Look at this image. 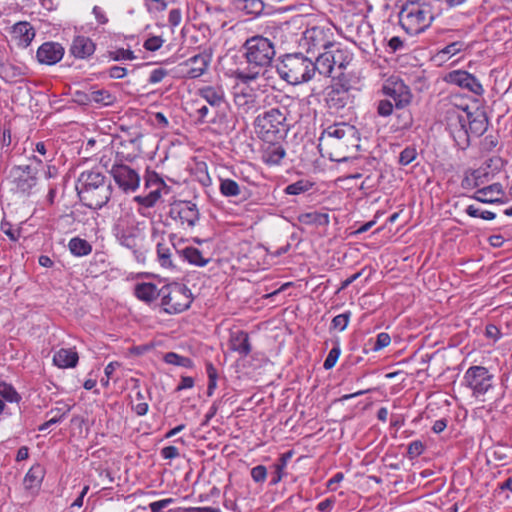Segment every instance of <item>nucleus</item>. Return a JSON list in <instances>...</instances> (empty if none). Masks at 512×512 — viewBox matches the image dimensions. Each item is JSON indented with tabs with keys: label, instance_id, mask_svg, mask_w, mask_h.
<instances>
[{
	"label": "nucleus",
	"instance_id": "nucleus-1",
	"mask_svg": "<svg viewBox=\"0 0 512 512\" xmlns=\"http://www.w3.org/2000/svg\"><path fill=\"white\" fill-rule=\"evenodd\" d=\"M243 49L247 65L235 69L233 76L242 84H249L261 75L263 68L271 64L276 51L274 43L260 35L248 38Z\"/></svg>",
	"mask_w": 512,
	"mask_h": 512
},
{
	"label": "nucleus",
	"instance_id": "nucleus-2",
	"mask_svg": "<svg viewBox=\"0 0 512 512\" xmlns=\"http://www.w3.org/2000/svg\"><path fill=\"white\" fill-rule=\"evenodd\" d=\"M277 103H279L283 110L280 108H271L259 114L254 120V126L259 137L263 141L270 140H283L289 130L287 123V116L289 108L298 104L294 97L287 94H280L276 96Z\"/></svg>",
	"mask_w": 512,
	"mask_h": 512
},
{
	"label": "nucleus",
	"instance_id": "nucleus-3",
	"mask_svg": "<svg viewBox=\"0 0 512 512\" xmlns=\"http://www.w3.org/2000/svg\"><path fill=\"white\" fill-rule=\"evenodd\" d=\"M82 203L91 209H101L112 195V185L106 176L97 170L83 171L76 184Z\"/></svg>",
	"mask_w": 512,
	"mask_h": 512
},
{
	"label": "nucleus",
	"instance_id": "nucleus-4",
	"mask_svg": "<svg viewBox=\"0 0 512 512\" xmlns=\"http://www.w3.org/2000/svg\"><path fill=\"white\" fill-rule=\"evenodd\" d=\"M277 72L290 85L307 83L314 77L313 60L302 53L286 54L277 65Z\"/></svg>",
	"mask_w": 512,
	"mask_h": 512
},
{
	"label": "nucleus",
	"instance_id": "nucleus-5",
	"mask_svg": "<svg viewBox=\"0 0 512 512\" xmlns=\"http://www.w3.org/2000/svg\"><path fill=\"white\" fill-rule=\"evenodd\" d=\"M360 140L359 132L355 126L340 122L329 125L319 138L320 150H333L336 153L344 152L350 147H356Z\"/></svg>",
	"mask_w": 512,
	"mask_h": 512
},
{
	"label": "nucleus",
	"instance_id": "nucleus-6",
	"mask_svg": "<svg viewBox=\"0 0 512 512\" xmlns=\"http://www.w3.org/2000/svg\"><path fill=\"white\" fill-rule=\"evenodd\" d=\"M433 19L432 8L425 3H407L399 13V23L409 35H417L425 31Z\"/></svg>",
	"mask_w": 512,
	"mask_h": 512
},
{
	"label": "nucleus",
	"instance_id": "nucleus-7",
	"mask_svg": "<svg viewBox=\"0 0 512 512\" xmlns=\"http://www.w3.org/2000/svg\"><path fill=\"white\" fill-rule=\"evenodd\" d=\"M161 305L168 314H177L188 309L192 303V295L187 286L173 283L162 287Z\"/></svg>",
	"mask_w": 512,
	"mask_h": 512
},
{
	"label": "nucleus",
	"instance_id": "nucleus-8",
	"mask_svg": "<svg viewBox=\"0 0 512 512\" xmlns=\"http://www.w3.org/2000/svg\"><path fill=\"white\" fill-rule=\"evenodd\" d=\"M466 386L471 389L472 395L481 401L486 393L493 388L494 376L484 366L469 367L463 377Z\"/></svg>",
	"mask_w": 512,
	"mask_h": 512
},
{
	"label": "nucleus",
	"instance_id": "nucleus-9",
	"mask_svg": "<svg viewBox=\"0 0 512 512\" xmlns=\"http://www.w3.org/2000/svg\"><path fill=\"white\" fill-rule=\"evenodd\" d=\"M110 175L124 193H134L140 186L139 173L124 163H114L110 169Z\"/></svg>",
	"mask_w": 512,
	"mask_h": 512
},
{
	"label": "nucleus",
	"instance_id": "nucleus-10",
	"mask_svg": "<svg viewBox=\"0 0 512 512\" xmlns=\"http://www.w3.org/2000/svg\"><path fill=\"white\" fill-rule=\"evenodd\" d=\"M382 92L394 101L396 109H403L412 101L410 88L399 77H389L382 86Z\"/></svg>",
	"mask_w": 512,
	"mask_h": 512
},
{
	"label": "nucleus",
	"instance_id": "nucleus-11",
	"mask_svg": "<svg viewBox=\"0 0 512 512\" xmlns=\"http://www.w3.org/2000/svg\"><path fill=\"white\" fill-rule=\"evenodd\" d=\"M169 216L179 221L182 226L192 228L199 221L200 213L191 201H178L171 205Z\"/></svg>",
	"mask_w": 512,
	"mask_h": 512
},
{
	"label": "nucleus",
	"instance_id": "nucleus-12",
	"mask_svg": "<svg viewBox=\"0 0 512 512\" xmlns=\"http://www.w3.org/2000/svg\"><path fill=\"white\" fill-rule=\"evenodd\" d=\"M447 82L466 89L477 96L484 93V89L480 81L473 75L463 70H455L450 72L446 77Z\"/></svg>",
	"mask_w": 512,
	"mask_h": 512
},
{
	"label": "nucleus",
	"instance_id": "nucleus-13",
	"mask_svg": "<svg viewBox=\"0 0 512 512\" xmlns=\"http://www.w3.org/2000/svg\"><path fill=\"white\" fill-rule=\"evenodd\" d=\"M448 129L457 146L464 148L469 144L470 133L467 119L458 113H451L448 118Z\"/></svg>",
	"mask_w": 512,
	"mask_h": 512
},
{
	"label": "nucleus",
	"instance_id": "nucleus-14",
	"mask_svg": "<svg viewBox=\"0 0 512 512\" xmlns=\"http://www.w3.org/2000/svg\"><path fill=\"white\" fill-rule=\"evenodd\" d=\"M325 100L329 109L337 112L352 103L350 88L341 84L332 85L327 91Z\"/></svg>",
	"mask_w": 512,
	"mask_h": 512
},
{
	"label": "nucleus",
	"instance_id": "nucleus-15",
	"mask_svg": "<svg viewBox=\"0 0 512 512\" xmlns=\"http://www.w3.org/2000/svg\"><path fill=\"white\" fill-rule=\"evenodd\" d=\"M212 59V51L211 49H207L197 55L190 57L187 61H185L184 65L189 67L186 74L189 78L195 79L202 76Z\"/></svg>",
	"mask_w": 512,
	"mask_h": 512
},
{
	"label": "nucleus",
	"instance_id": "nucleus-16",
	"mask_svg": "<svg viewBox=\"0 0 512 512\" xmlns=\"http://www.w3.org/2000/svg\"><path fill=\"white\" fill-rule=\"evenodd\" d=\"M64 56V48L56 42H45L37 50L36 57L41 64L54 65Z\"/></svg>",
	"mask_w": 512,
	"mask_h": 512
},
{
	"label": "nucleus",
	"instance_id": "nucleus-17",
	"mask_svg": "<svg viewBox=\"0 0 512 512\" xmlns=\"http://www.w3.org/2000/svg\"><path fill=\"white\" fill-rule=\"evenodd\" d=\"M237 84L234 87L233 101L237 108L245 113L249 112L256 106V94L253 89Z\"/></svg>",
	"mask_w": 512,
	"mask_h": 512
},
{
	"label": "nucleus",
	"instance_id": "nucleus-18",
	"mask_svg": "<svg viewBox=\"0 0 512 512\" xmlns=\"http://www.w3.org/2000/svg\"><path fill=\"white\" fill-rule=\"evenodd\" d=\"M280 140L264 141L261 150V159L267 165H278L286 155Z\"/></svg>",
	"mask_w": 512,
	"mask_h": 512
},
{
	"label": "nucleus",
	"instance_id": "nucleus-19",
	"mask_svg": "<svg viewBox=\"0 0 512 512\" xmlns=\"http://www.w3.org/2000/svg\"><path fill=\"white\" fill-rule=\"evenodd\" d=\"M13 178L16 187L22 193H28L37 182V178L31 166H19L13 170Z\"/></svg>",
	"mask_w": 512,
	"mask_h": 512
},
{
	"label": "nucleus",
	"instance_id": "nucleus-20",
	"mask_svg": "<svg viewBox=\"0 0 512 512\" xmlns=\"http://www.w3.org/2000/svg\"><path fill=\"white\" fill-rule=\"evenodd\" d=\"M95 49L96 44L89 37L79 35L74 37L69 51L75 58L87 59L94 54Z\"/></svg>",
	"mask_w": 512,
	"mask_h": 512
},
{
	"label": "nucleus",
	"instance_id": "nucleus-21",
	"mask_svg": "<svg viewBox=\"0 0 512 512\" xmlns=\"http://www.w3.org/2000/svg\"><path fill=\"white\" fill-rule=\"evenodd\" d=\"M229 347L230 350L239 353L241 357H247L252 351L248 333L243 330L231 331Z\"/></svg>",
	"mask_w": 512,
	"mask_h": 512
},
{
	"label": "nucleus",
	"instance_id": "nucleus-22",
	"mask_svg": "<svg viewBox=\"0 0 512 512\" xmlns=\"http://www.w3.org/2000/svg\"><path fill=\"white\" fill-rule=\"evenodd\" d=\"M324 47L329 49L334 69L338 68L340 71L345 69L353 59V54L347 48L333 43H327Z\"/></svg>",
	"mask_w": 512,
	"mask_h": 512
},
{
	"label": "nucleus",
	"instance_id": "nucleus-23",
	"mask_svg": "<svg viewBox=\"0 0 512 512\" xmlns=\"http://www.w3.org/2000/svg\"><path fill=\"white\" fill-rule=\"evenodd\" d=\"M198 94L203 98L212 108H219L225 104V92L222 86H204L198 90Z\"/></svg>",
	"mask_w": 512,
	"mask_h": 512
},
{
	"label": "nucleus",
	"instance_id": "nucleus-24",
	"mask_svg": "<svg viewBox=\"0 0 512 512\" xmlns=\"http://www.w3.org/2000/svg\"><path fill=\"white\" fill-rule=\"evenodd\" d=\"M503 193L502 185L500 183H493L489 186L478 189L471 198L482 203L491 204L501 202L499 196Z\"/></svg>",
	"mask_w": 512,
	"mask_h": 512
},
{
	"label": "nucleus",
	"instance_id": "nucleus-25",
	"mask_svg": "<svg viewBox=\"0 0 512 512\" xmlns=\"http://www.w3.org/2000/svg\"><path fill=\"white\" fill-rule=\"evenodd\" d=\"M176 251L181 259L187 261L190 265L197 267H204L211 260L209 257H205L198 248L192 246L185 247Z\"/></svg>",
	"mask_w": 512,
	"mask_h": 512
},
{
	"label": "nucleus",
	"instance_id": "nucleus-26",
	"mask_svg": "<svg viewBox=\"0 0 512 512\" xmlns=\"http://www.w3.org/2000/svg\"><path fill=\"white\" fill-rule=\"evenodd\" d=\"M78 360V354L73 349L61 348L53 356V363L59 368H73Z\"/></svg>",
	"mask_w": 512,
	"mask_h": 512
},
{
	"label": "nucleus",
	"instance_id": "nucleus-27",
	"mask_svg": "<svg viewBox=\"0 0 512 512\" xmlns=\"http://www.w3.org/2000/svg\"><path fill=\"white\" fill-rule=\"evenodd\" d=\"M160 293H162V288L157 289L156 285L153 283H139L135 286L136 297L146 303H150L158 297H161Z\"/></svg>",
	"mask_w": 512,
	"mask_h": 512
},
{
	"label": "nucleus",
	"instance_id": "nucleus-28",
	"mask_svg": "<svg viewBox=\"0 0 512 512\" xmlns=\"http://www.w3.org/2000/svg\"><path fill=\"white\" fill-rule=\"evenodd\" d=\"M293 456V451H287L280 455L276 463L273 464L274 471L270 480V485H277L285 476V468Z\"/></svg>",
	"mask_w": 512,
	"mask_h": 512
},
{
	"label": "nucleus",
	"instance_id": "nucleus-29",
	"mask_svg": "<svg viewBox=\"0 0 512 512\" xmlns=\"http://www.w3.org/2000/svg\"><path fill=\"white\" fill-rule=\"evenodd\" d=\"M326 50L321 53L315 61H313L314 66V75L316 72H318L320 75L323 76H332V72L334 70L329 49L325 48Z\"/></svg>",
	"mask_w": 512,
	"mask_h": 512
},
{
	"label": "nucleus",
	"instance_id": "nucleus-30",
	"mask_svg": "<svg viewBox=\"0 0 512 512\" xmlns=\"http://www.w3.org/2000/svg\"><path fill=\"white\" fill-rule=\"evenodd\" d=\"M470 116V114L464 116L467 119V127L469 133L479 137L482 134H484V132L487 130L488 120L485 114H480L477 117H474L473 119H470Z\"/></svg>",
	"mask_w": 512,
	"mask_h": 512
},
{
	"label": "nucleus",
	"instance_id": "nucleus-31",
	"mask_svg": "<svg viewBox=\"0 0 512 512\" xmlns=\"http://www.w3.org/2000/svg\"><path fill=\"white\" fill-rule=\"evenodd\" d=\"M298 221L305 225L327 226L329 224V215L320 212H307L298 216Z\"/></svg>",
	"mask_w": 512,
	"mask_h": 512
},
{
	"label": "nucleus",
	"instance_id": "nucleus-32",
	"mask_svg": "<svg viewBox=\"0 0 512 512\" xmlns=\"http://www.w3.org/2000/svg\"><path fill=\"white\" fill-rule=\"evenodd\" d=\"M69 251L76 257L87 256L92 252V245L85 239L74 237L68 243Z\"/></svg>",
	"mask_w": 512,
	"mask_h": 512
},
{
	"label": "nucleus",
	"instance_id": "nucleus-33",
	"mask_svg": "<svg viewBox=\"0 0 512 512\" xmlns=\"http://www.w3.org/2000/svg\"><path fill=\"white\" fill-rule=\"evenodd\" d=\"M34 152H36L38 155H33V159L40 164L44 162H51L54 158L52 145L46 142L36 143Z\"/></svg>",
	"mask_w": 512,
	"mask_h": 512
},
{
	"label": "nucleus",
	"instance_id": "nucleus-34",
	"mask_svg": "<svg viewBox=\"0 0 512 512\" xmlns=\"http://www.w3.org/2000/svg\"><path fill=\"white\" fill-rule=\"evenodd\" d=\"M14 33L18 34L24 45H29L35 37L34 28L28 22H18L13 27Z\"/></svg>",
	"mask_w": 512,
	"mask_h": 512
},
{
	"label": "nucleus",
	"instance_id": "nucleus-35",
	"mask_svg": "<svg viewBox=\"0 0 512 512\" xmlns=\"http://www.w3.org/2000/svg\"><path fill=\"white\" fill-rule=\"evenodd\" d=\"M157 259L163 268H176L172 260L171 248L164 243L157 244Z\"/></svg>",
	"mask_w": 512,
	"mask_h": 512
},
{
	"label": "nucleus",
	"instance_id": "nucleus-36",
	"mask_svg": "<svg viewBox=\"0 0 512 512\" xmlns=\"http://www.w3.org/2000/svg\"><path fill=\"white\" fill-rule=\"evenodd\" d=\"M24 75L23 69L14 64H5L0 70V78L5 80L6 82H16L20 77Z\"/></svg>",
	"mask_w": 512,
	"mask_h": 512
},
{
	"label": "nucleus",
	"instance_id": "nucleus-37",
	"mask_svg": "<svg viewBox=\"0 0 512 512\" xmlns=\"http://www.w3.org/2000/svg\"><path fill=\"white\" fill-rule=\"evenodd\" d=\"M89 96L90 99H92V102L104 106L113 105L116 101V97L105 89L91 90L89 92Z\"/></svg>",
	"mask_w": 512,
	"mask_h": 512
},
{
	"label": "nucleus",
	"instance_id": "nucleus-38",
	"mask_svg": "<svg viewBox=\"0 0 512 512\" xmlns=\"http://www.w3.org/2000/svg\"><path fill=\"white\" fill-rule=\"evenodd\" d=\"M314 186V183L308 179H300L294 183L287 185L284 192L288 195H300L309 190Z\"/></svg>",
	"mask_w": 512,
	"mask_h": 512
},
{
	"label": "nucleus",
	"instance_id": "nucleus-39",
	"mask_svg": "<svg viewBox=\"0 0 512 512\" xmlns=\"http://www.w3.org/2000/svg\"><path fill=\"white\" fill-rule=\"evenodd\" d=\"M220 193L224 197H237L241 194L239 184L232 179H220L219 185Z\"/></svg>",
	"mask_w": 512,
	"mask_h": 512
},
{
	"label": "nucleus",
	"instance_id": "nucleus-40",
	"mask_svg": "<svg viewBox=\"0 0 512 512\" xmlns=\"http://www.w3.org/2000/svg\"><path fill=\"white\" fill-rule=\"evenodd\" d=\"M43 478V468L37 464L32 466L24 478V483L27 487L33 488L38 486Z\"/></svg>",
	"mask_w": 512,
	"mask_h": 512
},
{
	"label": "nucleus",
	"instance_id": "nucleus-41",
	"mask_svg": "<svg viewBox=\"0 0 512 512\" xmlns=\"http://www.w3.org/2000/svg\"><path fill=\"white\" fill-rule=\"evenodd\" d=\"M163 187H156L149 194L145 196H135L134 201L145 208L153 207L161 197V190Z\"/></svg>",
	"mask_w": 512,
	"mask_h": 512
},
{
	"label": "nucleus",
	"instance_id": "nucleus-42",
	"mask_svg": "<svg viewBox=\"0 0 512 512\" xmlns=\"http://www.w3.org/2000/svg\"><path fill=\"white\" fill-rule=\"evenodd\" d=\"M238 7L246 12L248 15H259L264 9L262 0H237Z\"/></svg>",
	"mask_w": 512,
	"mask_h": 512
},
{
	"label": "nucleus",
	"instance_id": "nucleus-43",
	"mask_svg": "<svg viewBox=\"0 0 512 512\" xmlns=\"http://www.w3.org/2000/svg\"><path fill=\"white\" fill-rule=\"evenodd\" d=\"M0 396L7 402L19 403L22 399L16 389L6 382H0Z\"/></svg>",
	"mask_w": 512,
	"mask_h": 512
},
{
	"label": "nucleus",
	"instance_id": "nucleus-44",
	"mask_svg": "<svg viewBox=\"0 0 512 512\" xmlns=\"http://www.w3.org/2000/svg\"><path fill=\"white\" fill-rule=\"evenodd\" d=\"M164 360L168 364H172L175 366H181L185 368H192L193 367V361L188 358L181 355H178L174 352H168L164 356Z\"/></svg>",
	"mask_w": 512,
	"mask_h": 512
},
{
	"label": "nucleus",
	"instance_id": "nucleus-45",
	"mask_svg": "<svg viewBox=\"0 0 512 512\" xmlns=\"http://www.w3.org/2000/svg\"><path fill=\"white\" fill-rule=\"evenodd\" d=\"M466 47L462 41H455L446 45L442 50L438 52V56L441 58L451 57L464 50Z\"/></svg>",
	"mask_w": 512,
	"mask_h": 512
},
{
	"label": "nucleus",
	"instance_id": "nucleus-46",
	"mask_svg": "<svg viewBox=\"0 0 512 512\" xmlns=\"http://www.w3.org/2000/svg\"><path fill=\"white\" fill-rule=\"evenodd\" d=\"M351 317V312L347 311L345 313L336 315L331 322V328L339 331H344L349 323Z\"/></svg>",
	"mask_w": 512,
	"mask_h": 512
},
{
	"label": "nucleus",
	"instance_id": "nucleus-47",
	"mask_svg": "<svg viewBox=\"0 0 512 512\" xmlns=\"http://www.w3.org/2000/svg\"><path fill=\"white\" fill-rule=\"evenodd\" d=\"M340 354H341V349H340L339 343H336V345L329 351V353L323 363L324 369H326V370L332 369L335 366Z\"/></svg>",
	"mask_w": 512,
	"mask_h": 512
},
{
	"label": "nucleus",
	"instance_id": "nucleus-48",
	"mask_svg": "<svg viewBox=\"0 0 512 512\" xmlns=\"http://www.w3.org/2000/svg\"><path fill=\"white\" fill-rule=\"evenodd\" d=\"M250 475L256 484L262 485L268 476L267 468L264 465H257L251 469Z\"/></svg>",
	"mask_w": 512,
	"mask_h": 512
},
{
	"label": "nucleus",
	"instance_id": "nucleus-49",
	"mask_svg": "<svg viewBox=\"0 0 512 512\" xmlns=\"http://www.w3.org/2000/svg\"><path fill=\"white\" fill-rule=\"evenodd\" d=\"M395 104L390 99H382L377 102V114L381 117H388L393 113Z\"/></svg>",
	"mask_w": 512,
	"mask_h": 512
},
{
	"label": "nucleus",
	"instance_id": "nucleus-50",
	"mask_svg": "<svg viewBox=\"0 0 512 512\" xmlns=\"http://www.w3.org/2000/svg\"><path fill=\"white\" fill-rule=\"evenodd\" d=\"M109 57L114 61L134 60L136 58L132 50L124 48L109 52Z\"/></svg>",
	"mask_w": 512,
	"mask_h": 512
},
{
	"label": "nucleus",
	"instance_id": "nucleus-51",
	"mask_svg": "<svg viewBox=\"0 0 512 512\" xmlns=\"http://www.w3.org/2000/svg\"><path fill=\"white\" fill-rule=\"evenodd\" d=\"M417 151L414 147H406L399 155V163L401 165H408L415 160Z\"/></svg>",
	"mask_w": 512,
	"mask_h": 512
},
{
	"label": "nucleus",
	"instance_id": "nucleus-52",
	"mask_svg": "<svg viewBox=\"0 0 512 512\" xmlns=\"http://www.w3.org/2000/svg\"><path fill=\"white\" fill-rule=\"evenodd\" d=\"M425 450V446L422 441L415 440L408 445L407 455L410 459L419 457Z\"/></svg>",
	"mask_w": 512,
	"mask_h": 512
},
{
	"label": "nucleus",
	"instance_id": "nucleus-53",
	"mask_svg": "<svg viewBox=\"0 0 512 512\" xmlns=\"http://www.w3.org/2000/svg\"><path fill=\"white\" fill-rule=\"evenodd\" d=\"M137 403L133 405V410L138 416H144L148 412V403L144 401L143 394L138 391L136 393Z\"/></svg>",
	"mask_w": 512,
	"mask_h": 512
},
{
	"label": "nucleus",
	"instance_id": "nucleus-54",
	"mask_svg": "<svg viewBox=\"0 0 512 512\" xmlns=\"http://www.w3.org/2000/svg\"><path fill=\"white\" fill-rule=\"evenodd\" d=\"M146 187H166L162 178L156 172H148L145 176Z\"/></svg>",
	"mask_w": 512,
	"mask_h": 512
},
{
	"label": "nucleus",
	"instance_id": "nucleus-55",
	"mask_svg": "<svg viewBox=\"0 0 512 512\" xmlns=\"http://www.w3.org/2000/svg\"><path fill=\"white\" fill-rule=\"evenodd\" d=\"M0 230L12 241H17L20 236L19 229H14L12 225L6 221L1 222Z\"/></svg>",
	"mask_w": 512,
	"mask_h": 512
},
{
	"label": "nucleus",
	"instance_id": "nucleus-56",
	"mask_svg": "<svg viewBox=\"0 0 512 512\" xmlns=\"http://www.w3.org/2000/svg\"><path fill=\"white\" fill-rule=\"evenodd\" d=\"M164 43V40L160 36H152L148 38L143 47L148 51H157L159 50Z\"/></svg>",
	"mask_w": 512,
	"mask_h": 512
},
{
	"label": "nucleus",
	"instance_id": "nucleus-57",
	"mask_svg": "<svg viewBox=\"0 0 512 512\" xmlns=\"http://www.w3.org/2000/svg\"><path fill=\"white\" fill-rule=\"evenodd\" d=\"M391 342V337L388 333L381 332L377 335L376 341L373 345L374 351H379L385 347H387Z\"/></svg>",
	"mask_w": 512,
	"mask_h": 512
},
{
	"label": "nucleus",
	"instance_id": "nucleus-58",
	"mask_svg": "<svg viewBox=\"0 0 512 512\" xmlns=\"http://www.w3.org/2000/svg\"><path fill=\"white\" fill-rule=\"evenodd\" d=\"M118 239L120 244L126 248L134 249L136 247V237L132 233L122 232Z\"/></svg>",
	"mask_w": 512,
	"mask_h": 512
},
{
	"label": "nucleus",
	"instance_id": "nucleus-59",
	"mask_svg": "<svg viewBox=\"0 0 512 512\" xmlns=\"http://www.w3.org/2000/svg\"><path fill=\"white\" fill-rule=\"evenodd\" d=\"M72 100L79 105H88L92 102L89 92L77 90L72 94Z\"/></svg>",
	"mask_w": 512,
	"mask_h": 512
},
{
	"label": "nucleus",
	"instance_id": "nucleus-60",
	"mask_svg": "<svg viewBox=\"0 0 512 512\" xmlns=\"http://www.w3.org/2000/svg\"><path fill=\"white\" fill-rule=\"evenodd\" d=\"M173 502L174 500L172 498H166L150 503L149 508L151 512H161L163 509L167 508Z\"/></svg>",
	"mask_w": 512,
	"mask_h": 512
},
{
	"label": "nucleus",
	"instance_id": "nucleus-61",
	"mask_svg": "<svg viewBox=\"0 0 512 512\" xmlns=\"http://www.w3.org/2000/svg\"><path fill=\"white\" fill-rule=\"evenodd\" d=\"M182 20V11L179 8L171 9L168 16L169 25L174 28L177 27Z\"/></svg>",
	"mask_w": 512,
	"mask_h": 512
},
{
	"label": "nucleus",
	"instance_id": "nucleus-62",
	"mask_svg": "<svg viewBox=\"0 0 512 512\" xmlns=\"http://www.w3.org/2000/svg\"><path fill=\"white\" fill-rule=\"evenodd\" d=\"M167 74H168V72L164 68L154 69L151 72L148 81L151 84L159 83V82H161L167 76Z\"/></svg>",
	"mask_w": 512,
	"mask_h": 512
},
{
	"label": "nucleus",
	"instance_id": "nucleus-63",
	"mask_svg": "<svg viewBox=\"0 0 512 512\" xmlns=\"http://www.w3.org/2000/svg\"><path fill=\"white\" fill-rule=\"evenodd\" d=\"M180 453L177 447L175 446H166L161 449V456L164 459L172 460L179 457Z\"/></svg>",
	"mask_w": 512,
	"mask_h": 512
},
{
	"label": "nucleus",
	"instance_id": "nucleus-64",
	"mask_svg": "<svg viewBox=\"0 0 512 512\" xmlns=\"http://www.w3.org/2000/svg\"><path fill=\"white\" fill-rule=\"evenodd\" d=\"M108 74L113 79H122L127 74V69L120 66H112L108 70Z\"/></svg>",
	"mask_w": 512,
	"mask_h": 512
}]
</instances>
